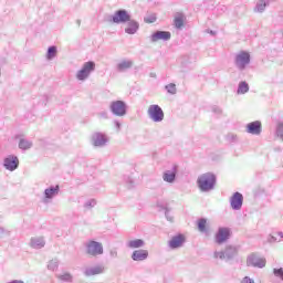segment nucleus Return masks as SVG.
Listing matches in <instances>:
<instances>
[{"mask_svg": "<svg viewBox=\"0 0 283 283\" xmlns=\"http://www.w3.org/2000/svg\"><path fill=\"white\" fill-rule=\"evenodd\" d=\"M217 177L213 172H206L198 177L197 187L202 193H209L216 189Z\"/></svg>", "mask_w": 283, "mask_h": 283, "instance_id": "1", "label": "nucleus"}, {"mask_svg": "<svg viewBox=\"0 0 283 283\" xmlns=\"http://www.w3.org/2000/svg\"><path fill=\"white\" fill-rule=\"evenodd\" d=\"M251 63V54L247 51H241L234 56V65L240 72L247 70V65Z\"/></svg>", "mask_w": 283, "mask_h": 283, "instance_id": "2", "label": "nucleus"}, {"mask_svg": "<svg viewBox=\"0 0 283 283\" xmlns=\"http://www.w3.org/2000/svg\"><path fill=\"white\" fill-rule=\"evenodd\" d=\"M85 251L87 255H92L93 258H96L98 255H103L104 249H103V243L90 240L85 244Z\"/></svg>", "mask_w": 283, "mask_h": 283, "instance_id": "3", "label": "nucleus"}, {"mask_svg": "<svg viewBox=\"0 0 283 283\" xmlns=\"http://www.w3.org/2000/svg\"><path fill=\"white\" fill-rule=\"evenodd\" d=\"M94 70H96V63L94 61L85 62L82 69L76 73L77 81H87Z\"/></svg>", "mask_w": 283, "mask_h": 283, "instance_id": "4", "label": "nucleus"}, {"mask_svg": "<svg viewBox=\"0 0 283 283\" xmlns=\"http://www.w3.org/2000/svg\"><path fill=\"white\" fill-rule=\"evenodd\" d=\"M148 118L154 123H163L165 120V112L158 104H153L148 107L147 111Z\"/></svg>", "mask_w": 283, "mask_h": 283, "instance_id": "5", "label": "nucleus"}, {"mask_svg": "<svg viewBox=\"0 0 283 283\" xmlns=\"http://www.w3.org/2000/svg\"><path fill=\"white\" fill-rule=\"evenodd\" d=\"M109 109L113 116L123 117L127 115V104L124 101L111 102Z\"/></svg>", "mask_w": 283, "mask_h": 283, "instance_id": "6", "label": "nucleus"}, {"mask_svg": "<svg viewBox=\"0 0 283 283\" xmlns=\"http://www.w3.org/2000/svg\"><path fill=\"white\" fill-rule=\"evenodd\" d=\"M248 266H253L254 269H264L266 266V259L260 258L258 254H250L247 259Z\"/></svg>", "mask_w": 283, "mask_h": 283, "instance_id": "7", "label": "nucleus"}, {"mask_svg": "<svg viewBox=\"0 0 283 283\" xmlns=\"http://www.w3.org/2000/svg\"><path fill=\"white\" fill-rule=\"evenodd\" d=\"M3 167L7 171H17L19 169V157L17 155H8L3 159Z\"/></svg>", "mask_w": 283, "mask_h": 283, "instance_id": "8", "label": "nucleus"}, {"mask_svg": "<svg viewBox=\"0 0 283 283\" xmlns=\"http://www.w3.org/2000/svg\"><path fill=\"white\" fill-rule=\"evenodd\" d=\"M130 19H132V14H129L127 10L119 9L114 13L111 21L113 23L119 24V23H127V21H129Z\"/></svg>", "mask_w": 283, "mask_h": 283, "instance_id": "9", "label": "nucleus"}, {"mask_svg": "<svg viewBox=\"0 0 283 283\" xmlns=\"http://www.w3.org/2000/svg\"><path fill=\"white\" fill-rule=\"evenodd\" d=\"M244 202V196L240 192H234L230 198V207L233 211H240L242 209V205Z\"/></svg>", "mask_w": 283, "mask_h": 283, "instance_id": "10", "label": "nucleus"}, {"mask_svg": "<svg viewBox=\"0 0 283 283\" xmlns=\"http://www.w3.org/2000/svg\"><path fill=\"white\" fill-rule=\"evenodd\" d=\"M185 242H187L185 234H177L168 241V247L172 250L182 249V247H185Z\"/></svg>", "mask_w": 283, "mask_h": 283, "instance_id": "11", "label": "nucleus"}, {"mask_svg": "<svg viewBox=\"0 0 283 283\" xmlns=\"http://www.w3.org/2000/svg\"><path fill=\"white\" fill-rule=\"evenodd\" d=\"M107 136L103 133H94L91 137L93 147H105L107 145Z\"/></svg>", "mask_w": 283, "mask_h": 283, "instance_id": "12", "label": "nucleus"}, {"mask_svg": "<svg viewBox=\"0 0 283 283\" xmlns=\"http://www.w3.org/2000/svg\"><path fill=\"white\" fill-rule=\"evenodd\" d=\"M171 39V32L169 31H155L150 35L151 43H158V41H169Z\"/></svg>", "mask_w": 283, "mask_h": 283, "instance_id": "13", "label": "nucleus"}, {"mask_svg": "<svg viewBox=\"0 0 283 283\" xmlns=\"http://www.w3.org/2000/svg\"><path fill=\"white\" fill-rule=\"evenodd\" d=\"M176 176H178V166L174 165L170 170H166L163 174V180H164V182L174 185V182H176Z\"/></svg>", "mask_w": 283, "mask_h": 283, "instance_id": "14", "label": "nucleus"}, {"mask_svg": "<svg viewBox=\"0 0 283 283\" xmlns=\"http://www.w3.org/2000/svg\"><path fill=\"white\" fill-rule=\"evenodd\" d=\"M247 133L252 136H260L262 134V122L255 120L247 125Z\"/></svg>", "mask_w": 283, "mask_h": 283, "instance_id": "15", "label": "nucleus"}, {"mask_svg": "<svg viewBox=\"0 0 283 283\" xmlns=\"http://www.w3.org/2000/svg\"><path fill=\"white\" fill-rule=\"evenodd\" d=\"M231 235V231L229 228H219L216 234V242L217 244H224Z\"/></svg>", "mask_w": 283, "mask_h": 283, "instance_id": "16", "label": "nucleus"}, {"mask_svg": "<svg viewBox=\"0 0 283 283\" xmlns=\"http://www.w3.org/2000/svg\"><path fill=\"white\" fill-rule=\"evenodd\" d=\"M149 258V251L147 250H135L132 254V260L134 262H145Z\"/></svg>", "mask_w": 283, "mask_h": 283, "instance_id": "17", "label": "nucleus"}, {"mask_svg": "<svg viewBox=\"0 0 283 283\" xmlns=\"http://www.w3.org/2000/svg\"><path fill=\"white\" fill-rule=\"evenodd\" d=\"M103 273H105V266L103 265H95V266L86 268L84 270V275L86 277H92L93 275H101Z\"/></svg>", "mask_w": 283, "mask_h": 283, "instance_id": "18", "label": "nucleus"}, {"mask_svg": "<svg viewBox=\"0 0 283 283\" xmlns=\"http://www.w3.org/2000/svg\"><path fill=\"white\" fill-rule=\"evenodd\" d=\"M29 245L31 247V249H43V247H45V238L43 237H32L30 239V243Z\"/></svg>", "mask_w": 283, "mask_h": 283, "instance_id": "19", "label": "nucleus"}, {"mask_svg": "<svg viewBox=\"0 0 283 283\" xmlns=\"http://www.w3.org/2000/svg\"><path fill=\"white\" fill-rule=\"evenodd\" d=\"M60 191H61V187H59V185L51 186L44 190V198H46V200H52V198H55V196H59Z\"/></svg>", "mask_w": 283, "mask_h": 283, "instance_id": "20", "label": "nucleus"}, {"mask_svg": "<svg viewBox=\"0 0 283 283\" xmlns=\"http://www.w3.org/2000/svg\"><path fill=\"white\" fill-rule=\"evenodd\" d=\"M127 25L128 27L125 29L126 34H136L140 28L138 21L132 20V18L127 21Z\"/></svg>", "mask_w": 283, "mask_h": 283, "instance_id": "21", "label": "nucleus"}, {"mask_svg": "<svg viewBox=\"0 0 283 283\" xmlns=\"http://www.w3.org/2000/svg\"><path fill=\"white\" fill-rule=\"evenodd\" d=\"M134 66V62L132 60H122L116 65L117 72H127V70H132Z\"/></svg>", "mask_w": 283, "mask_h": 283, "instance_id": "22", "label": "nucleus"}, {"mask_svg": "<svg viewBox=\"0 0 283 283\" xmlns=\"http://www.w3.org/2000/svg\"><path fill=\"white\" fill-rule=\"evenodd\" d=\"M223 253L226 255V260H233L235 255H238V248L228 245Z\"/></svg>", "mask_w": 283, "mask_h": 283, "instance_id": "23", "label": "nucleus"}, {"mask_svg": "<svg viewBox=\"0 0 283 283\" xmlns=\"http://www.w3.org/2000/svg\"><path fill=\"white\" fill-rule=\"evenodd\" d=\"M174 25L177 30H182L185 27V14L177 13L174 19Z\"/></svg>", "mask_w": 283, "mask_h": 283, "instance_id": "24", "label": "nucleus"}, {"mask_svg": "<svg viewBox=\"0 0 283 283\" xmlns=\"http://www.w3.org/2000/svg\"><path fill=\"white\" fill-rule=\"evenodd\" d=\"M126 247H128V249H143L145 241L143 239L130 240L127 242Z\"/></svg>", "mask_w": 283, "mask_h": 283, "instance_id": "25", "label": "nucleus"}, {"mask_svg": "<svg viewBox=\"0 0 283 283\" xmlns=\"http://www.w3.org/2000/svg\"><path fill=\"white\" fill-rule=\"evenodd\" d=\"M19 149H22L23 151L31 149L32 147V142L25 139V138H21L18 145Z\"/></svg>", "mask_w": 283, "mask_h": 283, "instance_id": "26", "label": "nucleus"}, {"mask_svg": "<svg viewBox=\"0 0 283 283\" xmlns=\"http://www.w3.org/2000/svg\"><path fill=\"white\" fill-rule=\"evenodd\" d=\"M266 6H269V0H259L254 12H264V10H266Z\"/></svg>", "mask_w": 283, "mask_h": 283, "instance_id": "27", "label": "nucleus"}, {"mask_svg": "<svg viewBox=\"0 0 283 283\" xmlns=\"http://www.w3.org/2000/svg\"><path fill=\"white\" fill-rule=\"evenodd\" d=\"M247 92H249V83L240 82L237 90V94H247Z\"/></svg>", "mask_w": 283, "mask_h": 283, "instance_id": "28", "label": "nucleus"}, {"mask_svg": "<svg viewBox=\"0 0 283 283\" xmlns=\"http://www.w3.org/2000/svg\"><path fill=\"white\" fill-rule=\"evenodd\" d=\"M56 46L52 45L49 46L48 52H46V59L48 61H52V59H54L56 56Z\"/></svg>", "mask_w": 283, "mask_h": 283, "instance_id": "29", "label": "nucleus"}, {"mask_svg": "<svg viewBox=\"0 0 283 283\" xmlns=\"http://www.w3.org/2000/svg\"><path fill=\"white\" fill-rule=\"evenodd\" d=\"M198 229L201 233H207V219L205 218L199 219Z\"/></svg>", "mask_w": 283, "mask_h": 283, "instance_id": "30", "label": "nucleus"}, {"mask_svg": "<svg viewBox=\"0 0 283 283\" xmlns=\"http://www.w3.org/2000/svg\"><path fill=\"white\" fill-rule=\"evenodd\" d=\"M273 275H274V277H276V280H280L281 282H283V269L282 268H274Z\"/></svg>", "mask_w": 283, "mask_h": 283, "instance_id": "31", "label": "nucleus"}, {"mask_svg": "<svg viewBox=\"0 0 283 283\" xmlns=\"http://www.w3.org/2000/svg\"><path fill=\"white\" fill-rule=\"evenodd\" d=\"M49 271H56L59 269V261L56 259H53L48 264Z\"/></svg>", "mask_w": 283, "mask_h": 283, "instance_id": "32", "label": "nucleus"}, {"mask_svg": "<svg viewBox=\"0 0 283 283\" xmlns=\"http://www.w3.org/2000/svg\"><path fill=\"white\" fill-rule=\"evenodd\" d=\"M228 143H238V135L230 133L226 136Z\"/></svg>", "mask_w": 283, "mask_h": 283, "instance_id": "33", "label": "nucleus"}, {"mask_svg": "<svg viewBox=\"0 0 283 283\" xmlns=\"http://www.w3.org/2000/svg\"><path fill=\"white\" fill-rule=\"evenodd\" d=\"M213 258L214 260H227V256L224 255V251H214Z\"/></svg>", "mask_w": 283, "mask_h": 283, "instance_id": "34", "label": "nucleus"}, {"mask_svg": "<svg viewBox=\"0 0 283 283\" xmlns=\"http://www.w3.org/2000/svg\"><path fill=\"white\" fill-rule=\"evenodd\" d=\"M276 136L283 140V123H279L276 126Z\"/></svg>", "mask_w": 283, "mask_h": 283, "instance_id": "35", "label": "nucleus"}, {"mask_svg": "<svg viewBox=\"0 0 283 283\" xmlns=\"http://www.w3.org/2000/svg\"><path fill=\"white\" fill-rule=\"evenodd\" d=\"M125 182L128 189H134L136 187V181H134V179H132L130 177H127L125 179Z\"/></svg>", "mask_w": 283, "mask_h": 283, "instance_id": "36", "label": "nucleus"}, {"mask_svg": "<svg viewBox=\"0 0 283 283\" xmlns=\"http://www.w3.org/2000/svg\"><path fill=\"white\" fill-rule=\"evenodd\" d=\"M59 279L62 280V282H72V274L64 273L59 275Z\"/></svg>", "mask_w": 283, "mask_h": 283, "instance_id": "37", "label": "nucleus"}, {"mask_svg": "<svg viewBox=\"0 0 283 283\" xmlns=\"http://www.w3.org/2000/svg\"><path fill=\"white\" fill-rule=\"evenodd\" d=\"M166 90H167L168 94H176V92H177L176 84L170 83V84L166 85Z\"/></svg>", "mask_w": 283, "mask_h": 283, "instance_id": "38", "label": "nucleus"}, {"mask_svg": "<svg viewBox=\"0 0 283 283\" xmlns=\"http://www.w3.org/2000/svg\"><path fill=\"white\" fill-rule=\"evenodd\" d=\"M85 209H92L96 207V201L95 199H90L84 203Z\"/></svg>", "mask_w": 283, "mask_h": 283, "instance_id": "39", "label": "nucleus"}, {"mask_svg": "<svg viewBox=\"0 0 283 283\" xmlns=\"http://www.w3.org/2000/svg\"><path fill=\"white\" fill-rule=\"evenodd\" d=\"M241 283H255V280L251 279L250 276H244L241 280Z\"/></svg>", "mask_w": 283, "mask_h": 283, "instance_id": "40", "label": "nucleus"}, {"mask_svg": "<svg viewBox=\"0 0 283 283\" xmlns=\"http://www.w3.org/2000/svg\"><path fill=\"white\" fill-rule=\"evenodd\" d=\"M165 209V216L167 218V220H169V222H171L174 220V218L169 217V209L164 208Z\"/></svg>", "mask_w": 283, "mask_h": 283, "instance_id": "41", "label": "nucleus"}, {"mask_svg": "<svg viewBox=\"0 0 283 283\" xmlns=\"http://www.w3.org/2000/svg\"><path fill=\"white\" fill-rule=\"evenodd\" d=\"M212 112H213L214 114H222V109H220V107H218V106H213V107H212Z\"/></svg>", "mask_w": 283, "mask_h": 283, "instance_id": "42", "label": "nucleus"}, {"mask_svg": "<svg viewBox=\"0 0 283 283\" xmlns=\"http://www.w3.org/2000/svg\"><path fill=\"white\" fill-rule=\"evenodd\" d=\"M156 18L154 15H150L149 18L146 19V23H155Z\"/></svg>", "mask_w": 283, "mask_h": 283, "instance_id": "43", "label": "nucleus"}, {"mask_svg": "<svg viewBox=\"0 0 283 283\" xmlns=\"http://www.w3.org/2000/svg\"><path fill=\"white\" fill-rule=\"evenodd\" d=\"M268 242H277V238H275L274 235H270Z\"/></svg>", "mask_w": 283, "mask_h": 283, "instance_id": "44", "label": "nucleus"}, {"mask_svg": "<svg viewBox=\"0 0 283 283\" xmlns=\"http://www.w3.org/2000/svg\"><path fill=\"white\" fill-rule=\"evenodd\" d=\"M114 124H115V127H116L117 129H120V122L115 120Z\"/></svg>", "mask_w": 283, "mask_h": 283, "instance_id": "45", "label": "nucleus"}, {"mask_svg": "<svg viewBox=\"0 0 283 283\" xmlns=\"http://www.w3.org/2000/svg\"><path fill=\"white\" fill-rule=\"evenodd\" d=\"M111 255H112V258H117V256H118V252H116V251H111Z\"/></svg>", "mask_w": 283, "mask_h": 283, "instance_id": "46", "label": "nucleus"}, {"mask_svg": "<svg viewBox=\"0 0 283 283\" xmlns=\"http://www.w3.org/2000/svg\"><path fill=\"white\" fill-rule=\"evenodd\" d=\"M102 116H103L104 118H107V113H102Z\"/></svg>", "mask_w": 283, "mask_h": 283, "instance_id": "47", "label": "nucleus"}, {"mask_svg": "<svg viewBox=\"0 0 283 283\" xmlns=\"http://www.w3.org/2000/svg\"><path fill=\"white\" fill-rule=\"evenodd\" d=\"M277 235H280V238H283V232H277Z\"/></svg>", "mask_w": 283, "mask_h": 283, "instance_id": "48", "label": "nucleus"}, {"mask_svg": "<svg viewBox=\"0 0 283 283\" xmlns=\"http://www.w3.org/2000/svg\"><path fill=\"white\" fill-rule=\"evenodd\" d=\"M78 25H81V20H77Z\"/></svg>", "mask_w": 283, "mask_h": 283, "instance_id": "49", "label": "nucleus"}, {"mask_svg": "<svg viewBox=\"0 0 283 283\" xmlns=\"http://www.w3.org/2000/svg\"><path fill=\"white\" fill-rule=\"evenodd\" d=\"M210 34H216V32H213V31H210Z\"/></svg>", "mask_w": 283, "mask_h": 283, "instance_id": "50", "label": "nucleus"}]
</instances>
